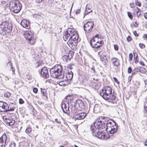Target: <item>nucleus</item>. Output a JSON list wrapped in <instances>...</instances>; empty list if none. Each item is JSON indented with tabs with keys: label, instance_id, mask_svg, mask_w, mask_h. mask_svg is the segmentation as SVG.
<instances>
[{
	"label": "nucleus",
	"instance_id": "f257e3e1",
	"mask_svg": "<svg viewBox=\"0 0 147 147\" xmlns=\"http://www.w3.org/2000/svg\"><path fill=\"white\" fill-rule=\"evenodd\" d=\"M62 70L61 65H55L50 69V72L51 76L59 79L64 78V73Z\"/></svg>",
	"mask_w": 147,
	"mask_h": 147
},
{
	"label": "nucleus",
	"instance_id": "f03ea898",
	"mask_svg": "<svg viewBox=\"0 0 147 147\" xmlns=\"http://www.w3.org/2000/svg\"><path fill=\"white\" fill-rule=\"evenodd\" d=\"M112 89L110 86H105L100 92V95L105 100L108 101H111V100L115 99L116 96L113 94H112Z\"/></svg>",
	"mask_w": 147,
	"mask_h": 147
},
{
	"label": "nucleus",
	"instance_id": "7ed1b4c3",
	"mask_svg": "<svg viewBox=\"0 0 147 147\" xmlns=\"http://www.w3.org/2000/svg\"><path fill=\"white\" fill-rule=\"evenodd\" d=\"M105 117H101L99 119H97L93 125L90 127V129L91 131H96V129H102L105 127Z\"/></svg>",
	"mask_w": 147,
	"mask_h": 147
},
{
	"label": "nucleus",
	"instance_id": "20e7f679",
	"mask_svg": "<svg viewBox=\"0 0 147 147\" xmlns=\"http://www.w3.org/2000/svg\"><path fill=\"white\" fill-rule=\"evenodd\" d=\"M12 24L7 21L2 22L0 25V33L3 35L10 32L12 30Z\"/></svg>",
	"mask_w": 147,
	"mask_h": 147
},
{
	"label": "nucleus",
	"instance_id": "39448f33",
	"mask_svg": "<svg viewBox=\"0 0 147 147\" xmlns=\"http://www.w3.org/2000/svg\"><path fill=\"white\" fill-rule=\"evenodd\" d=\"M22 5L18 1L10 2L9 3V7L10 10L15 13H19L21 10Z\"/></svg>",
	"mask_w": 147,
	"mask_h": 147
},
{
	"label": "nucleus",
	"instance_id": "423d86ee",
	"mask_svg": "<svg viewBox=\"0 0 147 147\" xmlns=\"http://www.w3.org/2000/svg\"><path fill=\"white\" fill-rule=\"evenodd\" d=\"M25 38L31 45H34L36 42V38L34 37V34L30 31H26L24 33Z\"/></svg>",
	"mask_w": 147,
	"mask_h": 147
},
{
	"label": "nucleus",
	"instance_id": "0eeeda50",
	"mask_svg": "<svg viewBox=\"0 0 147 147\" xmlns=\"http://www.w3.org/2000/svg\"><path fill=\"white\" fill-rule=\"evenodd\" d=\"M91 133L93 136L105 140L109 138V135H106L105 133L102 131H91Z\"/></svg>",
	"mask_w": 147,
	"mask_h": 147
},
{
	"label": "nucleus",
	"instance_id": "6e6552de",
	"mask_svg": "<svg viewBox=\"0 0 147 147\" xmlns=\"http://www.w3.org/2000/svg\"><path fill=\"white\" fill-rule=\"evenodd\" d=\"M94 23L93 21H89L85 24L84 26V29L86 32L89 33L92 31L93 28Z\"/></svg>",
	"mask_w": 147,
	"mask_h": 147
},
{
	"label": "nucleus",
	"instance_id": "1a4fd4ad",
	"mask_svg": "<svg viewBox=\"0 0 147 147\" xmlns=\"http://www.w3.org/2000/svg\"><path fill=\"white\" fill-rule=\"evenodd\" d=\"M98 39L96 36H94L90 40V45L92 48L97 49L101 47V45L98 43V41H97Z\"/></svg>",
	"mask_w": 147,
	"mask_h": 147
},
{
	"label": "nucleus",
	"instance_id": "9d476101",
	"mask_svg": "<svg viewBox=\"0 0 147 147\" xmlns=\"http://www.w3.org/2000/svg\"><path fill=\"white\" fill-rule=\"evenodd\" d=\"M105 123L106 131L109 129H110V128L112 127V125H115L116 123L113 120H108L106 117H105Z\"/></svg>",
	"mask_w": 147,
	"mask_h": 147
},
{
	"label": "nucleus",
	"instance_id": "9b49d317",
	"mask_svg": "<svg viewBox=\"0 0 147 147\" xmlns=\"http://www.w3.org/2000/svg\"><path fill=\"white\" fill-rule=\"evenodd\" d=\"M69 32L71 33V35L69 38L73 40L75 43H76L80 40V39L78 38V34L75 31L72 30H70Z\"/></svg>",
	"mask_w": 147,
	"mask_h": 147
},
{
	"label": "nucleus",
	"instance_id": "f8f14e48",
	"mask_svg": "<svg viewBox=\"0 0 147 147\" xmlns=\"http://www.w3.org/2000/svg\"><path fill=\"white\" fill-rule=\"evenodd\" d=\"M61 107L63 112L65 113L69 112V105L67 101H62L61 104Z\"/></svg>",
	"mask_w": 147,
	"mask_h": 147
},
{
	"label": "nucleus",
	"instance_id": "ddd939ff",
	"mask_svg": "<svg viewBox=\"0 0 147 147\" xmlns=\"http://www.w3.org/2000/svg\"><path fill=\"white\" fill-rule=\"evenodd\" d=\"M39 72L41 77L47 79L49 77L48 71L46 67H42Z\"/></svg>",
	"mask_w": 147,
	"mask_h": 147
},
{
	"label": "nucleus",
	"instance_id": "4468645a",
	"mask_svg": "<svg viewBox=\"0 0 147 147\" xmlns=\"http://www.w3.org/2000/svg\"><path fill=\"white\" fill-rule=\"evenodd\" d=\"M9 139H7L6 135L3 134L0 138V147H5Z\"/></svg>",
	"mask_w": 147,
	"mask_h": 147
},
{
	"label": "nucleus",
	"instance_id": "2eb2a0df",
	"mask_svg": "<svg viewBox=\"0 0 147 147\" xmlns=\"http://www.w3.org/2000/svg\"><path fill=\"white\" fill-rule=\"evenodd\" d=\"M9 103L3 102H0V111L1 112H7L8 111V106Z\"/></svg>",
	"mask_w": 147,
	"mask_h": 147
},
{
	"label": "nucleus",
	"instance_id": "dca6fc26",
	"mask_svg": "<svg viewBox=\"0 0 147 147\" xmlns=\"http://www.w3.org/2000/svg\"><path fill=\"white\" fill-rule=\"evenodd\" d=\"M87 114L86 113H82L75 114L73 116V118L75 120H81L84 119L86 116Z\"/></svg>",
	"mask_w": 147,
	"mask_h": 147
},
{
	"label": "nucleus",
	"instance_id": "f3484780",
	"mask_svg": "<svg viewBox=\"0 0 147 147\" xmlns=\"http://www.w3.org/2000/svg\"><path fill=\"white\" fill-rule=\"evenodd\" d=\"M76 106L77 108H79L83 109L84 108V104L83 102L80 100L76 101L72 103V105Z\"/></svg>",
	"mask_w": 147,
	"mask_h": 147
},
{
	"label": "nucleus",
	"instance_id": "a211bd4d",
	"mask_svg": "<svg viewBox=\"0 0 147 147\" xmlns=\"http://www.w3.org/2000/svg\"><path fill=\"white\" fill-rule=\"evenodd\" d=\"M21 25L27 29L30 28V22L29 21L23 20L21 22Z\"/></svg>",
	"mask_w": 147,
	"mask_h": 147
},
{
	"label": "nucleus",
	"instance_id": "6ab92c4d",
	"mask_svg": "<svg viewBox=\"0 0 147 147\" xmlns=\"http://www.w3.org/2000/svg\"><path fill=\"white\" fill-rule=\"evenodd\" d=\"M3 119L5 123L9 126L13 125L15 123V121L11 118L9 119L4 118Z\"/></svg>",
	"mask_w": 147,
	"mask_h": 147
},
{
	"label": "nucleus",
	"instance_id": "aec40b11",
	"mask_svg": "<svg viewBox=\"0 0 147 147\" xmlns=\"http://www.w3.org/2000/svg\"><path fill=\"white\" fill-rule=\"evenodd\" d=\"M117 126L116 124L115 125H112V127L110 128V129H108L107 131L110 134H113L117 132Z\"/></svg>",
	"mask_w": 147,
	"mask_h": 147
},
{
	"label": "nucleus",
	"instance_id": "412c9836",
	"mask_svg": "<svg viewBox=\"0 0 147 147\" xmlns=\"http://www.w3.org/2000/svg\"><path fill=\"white\" fill-rule=\"evenodd\" d=\"M101 52L99 51L98 52V54L100 56V59L101 61L103 63H104V65H105L107 62V57L104 55H100Z\"/></svg>",
	"mask_w": 147,
	"mask_h": 147
},
{
	"label": "nucleus",
	"instance_id": "4be33fe9",
	"mask_svg": "<svg viewBox=\"0 0 147 147\" xmlns=\"http://www.w3.org/2000/svg\"><path fill=\"white\" fill-rule=\"evenodd\" d=\"M111 61L112 63L115 66H118L120 65L119 60L117 58H113L111 59Z\"/></svg>",
	"mask_w": 147,
	"mask_h": 147
},
{
	"label": "nucleus",
	"instance_id": "5701e85b",
	"mask_svg": "<svg viewBox=\"0 0 147 147\" xmlns=\"http://www.w3.org/2000/svg\"><path fill=\"white\" fill-rule=\"evenodd\" d=\"M69 30V29L66 31L64 34L63 36V39L65 41H66L68 39L69 36L70 37L71 33L69 32L70 30Z\"/></svg>",
	"mask_w": 147,
	"mask_h": 147
},
{
	"label": "nucleus",
	"instance_id": "b1692460",
	"mask_svg": "<svg viewBox=\"0 0 147 147\" xmlns=\"http://www.w3.org/2000/svg\"><path fill=\"white\" fill-rule=\"evenodd\" d=\"M73 73L71 71H70V72L68 71V73L66 74L65 78L66 79H65V80H71L73 78Z\"/></svg>",
	"mask_w": 147,
	"mask_h": 147
},
{
	"label": "nucleus",
	"instance_id": "393cba45",
	"mask_svg": "<svg viewBox=\"0 0 147 147\" xmlns=\"http://www.w3.org/2000/svg\"><path fill=\"white\" fill-rule=\"evenodd\" d=\"M94 36H96V37L98 38L97 39V41H98V42L101 45V47L102 46V42L103 39V37L101 36V35H100L99 34H96Z\"/></svg>",
	"mask_w": 147,
	"mask_h": 147
},
{
	"label": "nucleus",
	"instance_id": "a878e982",
	"mask_svg": "<svg viewBox=\"0 0 147 147\" xmlns=\"http://www.w3.org/2000/svg\"><path fill=\"white\" fill-rule=\"evenodd\" d=\"M8 111H13L16 108L15 105L13 103H9L8 106Z\"/></svg>",
	"mask_w": 147,
	"mask_h": 147
},
{
	"label": "nucleus",
	"instance_id": "bb28decb",
	"mask_svg": "<svg viewBox=\"0 0 147 147\" xmlns=\"http://www.w3.org/2000/svg\"><path fill=\"white\" fill-rule=\"evenodd\" d=\"M71 111L72 113L75 114H78V109L77 108L76 106H74V105H72V104L71 105Z\"/></svg>",
	"mask_w": 147,
	"mask_h": 147
},
{
	"label": "nucleus",
	"instance_id": "cd10ccee",
	"mask_svg": "<svg viewBox=\"0 0 147 147\" xmlns=\"http://www.w3.org/2000/svg\"><path fill=\"white\" fill-rule=\"evenodd\" d=\"M33 17L39 21H42V16L39 14L34 13L33 15Z\"/></svg>",
	"mask_w": 147,
	"mask_h": 147
},
{
	"label": "nucleus",
	"instance_id": "c85d7f7f",
	"mask_svg": "<svg viewBox=\"0 0 147 147\" xmlns=\"http://www.w3.org/2000/svg\"><path fill=\"white\" fill-rule=\"evenodd\" d=\"M67 55L68 57V60H70L71 58H72L73 56L74 55V52L72 51H70L69 53Z\"/></svg>",
	"mask_w": 147,
	"mask_h": 147
},
{
	"label": "nucleus",
	"instance_id": "c756f323",
	"mask_svg": "<svg viewBox=\"0 0 147 147\" xmlns=\"http://www.w3.org/2000/svg\"><path fill=\"white\" fill-rule=\"evenodd\" d=\"M62 59L64 62L66 63L68 59V57L67 55H64L62 57Z\"/></svg>",
	"mask_w": 147,
	"mask_h": 147
},
{
	"label": "nucleus",
	"instance_id": "7c9ffc66",
	"mask_svg": "<svg viewBox=\"0 0 147 147\" xmlns=\"http://www.w3.org/2000/svg\"><path fill=\"white\" fill-rule=\"evenodd\" d=\"M72 97L71 95H69V96H67L66 97H65V99L66 100V101L68 100L67 101L68 102H69V101L70 102H71V101H72Z\"/></svg>",
	"mask_w": 147,
	"mask_h": 147
},
{
	"label": "nucleus",
	"instance_id": "2f4dec72",
	"mask_svg": "<svg viewBox=\"0 0 147 147\" xmlns=\"http://www.w3.org/2000/svg\"><path fill=\"white\" fill-rule=\"evenodd\" d=\"M74 42V41H73V40L71 39L70 38H69V39L67 42V44L69 45H73Z\"/></svg>",
	"mask_w": 147,
	"mask_h": 147
},
{
	"label": "nucleus",
	"instance_id": "473e14b6",
	"mask_svg": "<svg viewBox=\"0 0 147 147\" xmlns=\"http://www.w3.org/2000/svg\"><path fill=\"white\" fill-rule=\"evenodd\" d=\"M10 93L8 92H5L4 93V96L6 98H9L10 96Z\"/></svg>",
	"mask_w": 147,
	"mask_h": 147
},
{
	"label": "nucleus",
	"instance_id": "72a5a7b5",
	"mask_svg": "<svg viewBox=\"0 0 147 147\" xmlns=\"http://www.w3.org/2000/svg\"><path fill=\"white\" fill-rule=\"evenodd\" d=\"M146 69L143 67H141L139 69V71L141 73H143L145 71Z\"/></svg>",
	"mask_w": 147,
	"mask_h": 147
},
{
	"label": "nucleus",
	"instance_id": "f704fd0d",
	"mask_svg": "<svg viewBox=\"0 0 147 147\" xmlns=\"http://www.w3.org/2000/svg\"><path fill=\"white\" fill-rule=\"evenodd\" d=\"M41 94H42V96L47 94L46 90L45 89H42L41 88Z\"/></svg>",
	"mask_w": 147,
	"mask_h": 147
},
{
	"label": "nucleus",
	"instance_id": "c9c22d12",
	"mask_svg": "<svg viewBox=\"0 0 147 147\" xmlns=\"http://www.w3.org/2000/svg\"><path fill=\"white\" fill-rule=\"evenodd\" d=\"M138 57V54H136V56L135 57V55H134V59L135 61V63H137L138 62V60L137 59Z\"/></svg>",
	"mask_w": 147,
	"mask_h": 147
},
{
	"label": "nucleus",
	"instance_id": "e433bc0d",
	"mask_svg": "<svg viewBox=\"0 0 147 147\" xmlns=\"http://www.w3.org/2000/svg\"><path fill=\"white\" fill-rule=\"evenodd\" d=\"M32 131V129L31 128L29 127L26 128V132L27 133H30Z\"/></svg>",
	"mask_w": 147,
	"mask_h": 147
},
{
	"label": "nucleus",
	"instance_id": "4c0bfd02",
	"mask_svg": "<svg viewBox=\"0 0 147 147\" xmlns=\"http://www.w3.org/2000/svg\"><path fill=\"white\" fill-rule=\"evenodd\" d=\"M135 4L136 5L138 6L139 7H140L141 5V3L138 1V0H136L135 1Z\"/></svg>",
	"mask_w": 147,
	"mask_h": 147
},
{
	"label": "nucleus",
	"instance_id": "58836bf2",
	"mask_svg": "<svg viewBox=\"0 0 147 147\" xmlns=\"http://www.w3.org/2000/svg\"><path fill=\"white\" fill-rule=\"evenodd\" d=\"M9 147H16V144L14 142H11L9 146Z\"/></svg>",
	"mask_w": 147,
	"mask_h": 147
},
{
	"label": "nucleus",
	"instance_id": "ea45409f",
	"mask_svg": "<svg viewBox=\"0 0 147 147\" xmlns=\"http://www.w3.org/2000/svg\"><path fill=\"white\" fill-rule=\"evenodd\" d=\"M127 15L129 17L131 20L133 18V16L131 13L129 12H127Z\"/></svg>",
	"mask_w": 147,
	"mask_h": 147
},
{
	"label": "nucleus",
	"instance_id": "a19ab883",
	"mask_svg": "<svg viewBox=\"0 0 147 147\" xmlns=\"http://www.w3.org/2000/svg\"><path fill=\"white\" fill-rule=\"evenodd\" d=\"M42 98L46 101L48 100V98L47 94L42 95Z\"/></svg>",
	"mask_w": 147,
	"mask_h": 147
},
{
	"label": "nucleus",
	"instance_id": "79ce46f5",
	"mask_svg": "<svg viewBox=\"0 0 147 147\" xmlns=\"http://www.w3.org/2000/svg\"><path fill=\"white\" fill-rule=\"evenodd\" d=\"M113 78L115 82L117 83L118 84H119V82L118 81V80L115 77H113Z\"/></svg>",
	"mask_w": 147,
	"mask_h": 147
},
{
	"label": "nucleus",
	"instance_id": "37998d69",
	"mask_svg": "<svg viewBox=\"0 0 147 147\" xmlns=\"http://www.w3.org/2000/svg\"><path fill=\"white\" fill-rule=\"evenodd\" d=\"M7 66L8 67H10L11 68H12V65L10 61L8 62L7 64Z\"/></svg>",
	"mask_w": 147,
	"mask_h": 147
},
{
	"label": "nucleus",
	"instance_id": "c03bdc74",
	"mask_svg": "<svg viewBox=\"0 0 147 147\" xmlns=\"http://www.w3.org/2000/svg\"><path fill=\"white\" fill-rule=\"evenodd\" d=\"M139 45L140 47L141 48V49H143L145 48V45L144 44L142 43H140L139 44Z\"/></svg>",
	"mask_w": 147,
	"mask_h": 147
},
{
	"label": "nucleus",
	"instance_id": "a18cd8bd",
	"mask_svg": "<svg viewBox=\"0 0 147 147\" xmlns=\"http://www.w3.org/2000/svg\"><path fill=\"white\" fill-rule=\"evenodd\" d=\"M91 72L93 73H94L95 72V68L94 66H92V67L91 68Z\"/></svg>",
	"mask_w": 147,
	"mask_h": 147
},
{
	"label": "nucleus",
	"instance_id": "49530a36",
	"mask_svg": "<svg viewBox=\"0 0 147 147\" xmlns=\"http://www.w3.org/2000/svg\"><path fill=\"white\" fill-rule=\"evenodd\" d=\"M134 10L135 12L137 11H141V10L140 9H139L138 7H134Z\"/></svg>",
	"mask_w": 147,
	"mask_h": 147
},
{
	"label": "nucleus",
	"instance_id": "de8ad7c7",
	"mask_svg": "<svg viewBox=\"0 0 147 147\" xmlns=\"http://www.w3.org/2000/svg\"><path fill=\"white\" fill-rule=\"evenodd\" d=\"M132 72V69L131 67H129L128 68L127 72L128 74L131 73Z\"/></svg>",
	"mask_w": 147,
	"mask_h": 147
},
{
	"label": "nucleus",
	"instance_id": "09e8293b",
	"mask_svg": "<svg viewBox=\"0 0 147 147\" xmlns=\"http://www.w3.org/2000/svg\"><path fill=\"white\" fill-rule=\"evenodd\" d=\"M133 55L132 53H130L129 54V60L130 61H131L132 60V58H133Z\"/></svg>",
	"mask_w": 147,
	"mask_h": 147
},
{
	"label": "nucleus",
	"instance_id": "8fccbe9b",
	"mask_svg": "<svg viewBox=\"0 0 147 147\" xmlns=\"http://www.w3.org/2000/svg\"><path fill=\"white\" fill-rule=\"evenodd\" d=\"M24 102L22 98H20L19 100V102L20 104H22L24 103Z\"/></svg>",
	"mask_w": 147,
	"mask_h": 147
},
{
	"label": "nucleus",
	"instance_id": "3c124183",
	"mask_svg": "<svg viewBox=\"0 0 147 147\" xmlns=\"http://www.w3.org/2000/svg\"><path fill=\"white\" fill-rule=\"evenodd\" d=\"M55 121L57 122V123H59V124H61V122L60 121V120L59 119H55Z\"/></svg>",
	"mask_w": 147,
	"mask_h": 147
},
{
	"label": "nucleus",
	"instance_id": "603ef678",
	"mask_svg": "<svg viewBox=\"0 0 147 147\" xmlns=\"http://www.w3.org/2000/svg\"><path fill=\"white\" fill-rule=\"evenodd\" d=\"M33 90L34 92L35 93H37L38 90L37 88H33Z\"/></svg>",
	"mask_w": 147,
	"mask_h": 147
},
{
	"label": "nucleus",
	"instance_id": "864d4df0",
	"mask_svg": "<svg viewBox=\"0 0 147 147\" xmlns=\"http://www.w3.org/2000/svg\"><path fill=\"white\" fill-rule=\"evenodd\" d=\"M133 25L136 28L138 26V24H137V22H134Z\"/></svg>",
	"mask_w": 147,
	"mask_h": 147
},
{
	"label": "nucleus",
	"instance_id": "5fc2aeb1",
	"mask_svg": "<svg viewBox=\"0 0 147 147\" xmlns=\"http://www.w3.org/2000/svg\"><path fill=\"white\" fill-rule=\"evenodd\" d=\"M144 108L145 109V114H147V104L146 106V104H145L144 105Z\"/></svg>",
	"mask_w": 147,
	"mask_h": 147
},
{
	"label": "nucleus",
	"instance_id": "6e6d98bb",
	"mask_svg": "<svg viewBox=\"0 0 147 147\" xmlns=\"http://www.w3.org/2000/svg\"><path fill=\"white\" fill-rule=\"evenodd\" d=\"M114 49L116 51H117L118 49V46L116 45H114Z\"/></svg>",
	"mask_w": 147,
	"mask_h": 147
},
{
	"label": "nucleus",
	"instance_id": "4d7b16f0",
	"mask_svg": "<svg viewBox=\"0 0 147 147\" xmlns=\"http://www.w3.org/2000/svg\"><path fill=\"white\" fill-rule=\"evenodd\" d=\"M127 40L128 42H129L131 41V39L130 36H128L127 38Z\"/></svg>",
	"mask_w": 147,
	"mask_h": 147
},
{
	"label": "nucleus",
	"instance_id": "13d9d810",
	"mask_svg": "<svg viewBox=\"0 0 147 147\" xmlns=\"http://www.w3.org/2000/svg\"><path fill=\"white\" fill-rule=\"evenodd\" d=\"M133 33H134V35L136 36H138V34L137 33V32L136 31H134L133 32Z\"/></svg>",
	"mask_w": 147,
	"mask_h": 147
},
{
	"label": "nucleus",
	"instance_id": "bf43d9fd",
	"mask_svg": "<svg viewBox=\"0 0 147 147\" xmlns=\"http://www.w3.org/2000/svg\"><path fill=\"white\" fill-rule=\"evenodd\" d=\"M67 67L69 69H71L73 68V67L72 66H71L69 65L67 66Z\"/></svg>",
	"mask_w": 147,
	"mask_h": 147
},
{
	"label": "nucleus",
	"instance_id": "052dcab7",
	"mask_svg": "<svg viewBox=\"0 0 147 147\" xmlns=\"http://www.w3.org/2000/svg\"><path fill=\"white\" fill-rule=\"evenodd\" d=\"M140 64L142 65L143 66H144L145 65L144 63V62L141 61H140Z\"/></svg>",
	"mask_w": 147,
	"mask_h": 147
},
{
	"label": "nucleus",
	"instance_id": "680f3d73",
	"mask_svg": "<svg viewBox=\"0 0 147 147\" xmlns=\"http://www.w3.org/2000/svg\"><path fill=\"white\" fill-rule=\"evenodd\" d=\"M80 9H79L77 10L76 12V14H78L80 12Z\"/></svg>",
	"mask_w": 147,
	"mask_h": 147
},
{
	"label": "nucleus",
	"instance_id": "e2e57ef3",
	"mask_svg": "<svg viewBox=\"0 0 147 147\" xmlns=\"http://www.w3.org/2000/svg\"><path fill=\"white\" fill-rule=\"evenodd\" d=\"M144 16L145 18L147 19V13H144Z\"/></svg>",
	"mask_w": 147,
	"mask_h": 147
},
{
	"label": "nucleus",
	"instance_id": "0e129e2a",
	"mask_svg": "<svg viewBox=\"0 0 147 147\" xmlns=\"http://www.w3.org/2000/svg\"><path fill=\"white\" fill-rule=\"evenodd\" d=\"M114 99H112L111 100V101L109 102H111L113 104H114L115 103H116V102H115V101L114 100Z\"/></svg>",
	"mask_w": 147,
	"mask_h": 147
},
{
	"label": "nucleus",
	"instance_id": "69168bd1",
	"mask_svg": "<svg viewBox=\"0 0 147 147\" xmlns=\"http://www.w3.org/2000/svg\"><path fill=\"white\" fill-rule=\"evenodd\" d=\"M131 76H129L128 77V81L129 82H130L131 81Z\"/></svg>",
	"mask_w": 147,
	"mask_h": 147
},
{
	"label": "nucleus",
	"instance_id": "338daca9",
	"mask_svg": "<svg viewBox=\"0 0 147 147\" xmlns=\"http://www.w3.org/2000/svg\"><path fill=\"white\" fill-rule=\"evenodd\" d=\"M12 69V70L13 71V74L15 73V69L13 67H12V68H11Z\"/></svg>",
	"mask_w": 147,
	"mask_h": 147
},
{
	"label": "nucleus",
	"instance_id": "774afa93",
	"mask_svg": "<svg viewBox=\"0 0 147 147\" xmlns=\"http://www.w3.org/2000/svg\"><path fill=\"white\" fill-rule=\"evenodd\" d=\"M144 145L147 146V140H146L145 142Z\"/></svg>",
	"mask_w": 147,
	"mask_h": 147
}]
</instances>
